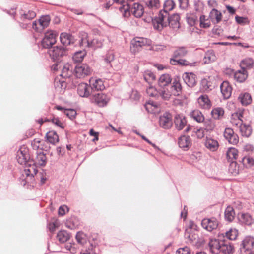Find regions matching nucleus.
<instances>
[{"instance_id": "20e7f679", "label": "nucleus", "mask_w": 254, "mask_h": 254, "mask_svg": "<svg viewBox=\"0 0 254 254\" xmlns=\"http://www.w3.org/2000/svg\"><path fill=\"white\" fill-rule=\"evenodd\" d=\"M185 237L187 239L189 243L196 247L201 246L204 243L203 237H199L197 233L194 230H187Z\"/></svg>"}, {"instance_id": "5701e85b", "label": "nucleus", "mask_w": 254, "mask_h": 254, "mask_svg": "<svg viewBox=\"0 0 254 254\" xmlns=\"http://www.w3.org/2000/svg\"><path fill=\"white\" fill-rule=\"evenodd\" d=\"M183 78L185 83L190 87H193L196 83V76L192 73H185Z\"/></svg>"}, {"instance_id": "bb28decb", "label": "nucleus", "mask_w": 254, "mask_h": 254, "mask_svg": "<svg viewBox=\"0 0 254 254\" xmlns=\"http://www.w3.org/2000/svg\"><path fill=\"white\" fill-rule=\"evenodd\" d=\"M217 59L214 50L211 49L207 51L203 59V64H208L214 62Z\"/></svg>"}, {"instance_id": "f257e3e1", "label": "nucleus", "mask_w": 254, "mask_h": 254, "mask_svg": "<svg viewBox=\"0 0 254 254\" xmlns=\"http://www.w3.org/2000/svg\"><path fill=\"white\" fill-rule=\"evenodd\" d=\"M172 81V77L169 74H162L158 80L161 94L165 100H169L172 95L178 96L181 92L182 86L179 80L175 79L171 83Z\"/></svg>"}, {"instance_id": "bf43d9fd", "label": "nucleus", "mask_w": 254, "mask_h": 254, "mask_svg": "<svg viewBox=\"0 0 254 254\" xmlns=\"http://www.w3.org/2000/svg\"><path fill=\"white\" fill-rule=\"evenodd\" d=\"M186 19L188 24L190 26H194L197 21V17L194 14H187Z\"/></svg>"}, {"instance_id": "69168bd1", "label": "nucleus", "mask_w": 254, "mask_h": 254, "mask_svg": "<svg viewBox=\"0 0 254 254\" xmlns=\"http://www.w3.org/2000/svg\"><path fill=\"white\" fill-rule=\"evenodd\" d=\"M231 162L229 168V172L232 174H238L239 172V167L237 166L236 162L234 161H229Z\"/></svg>"}, {"instance_id": "4d7b16f0", "label": "nucleus", "mask_w": 254, "mask_h": 254, "mask_svg": "<svg viewBox=\"0 0 254 254\" xmlns=\"http://www.w3.org/2000/svg\"><path fill=\"white\" fill-rule=\"evenodd\" d=\"M226 237L230 240H234L236 239L238 235V230L236 229L231 228L228 231L225 232Z\"/></svg>"}, {"instance_id": "de8ad7c7", "label": "nucleus", "mask_w": 254, "mask_h": 254, "mask_svg": "<svg viewBox=\"0 0 254 254\" xmlns=\"http://www.w3.org/2000/svg\"><path fill=\"white\" fill-rule=\"evenodd\" d=\"M210 18L215 23H219L222 18V14L218 10L213 9L210 13Z\"/></svg>"}, {"instance_id": "58836bf2", "label": "nucleus", "mask_w": 254, "mask_h": 254, "mask_svg": "<svg viewBox=\"0 0 254 254\" xmlns=\"http://www.w3.org/2000/svg\"><path fill=\"white\" fill-rule=\"evenodd\" d=\"M73 69L72 65L66 64L64 65L60 75L64 78H69L72 74Z\"/></svg>"}, {"instance_id": "864d4df0", "label": "nucleus", "mask_w": 254, "mask_h": 254, "mask_svg": "<svg viewBox=\"0 0 254 254\" xmlns=\"http://www.w3.org/2000/svg\"><path fill=\"white\" fill-rule=\"evenodd\" d=\"M226 155L229 161H233L237 158L238 150L235 148H230L227 150Z\"/></svg>"}, {"instance_id": "2f4dec72", "label": "nucleus", "mask_w": 254, "mask_h": 254, "mask_svg": "<svg viewBox=\"0 0 254 254\" xmlns=\"http://www.w3.org/2000/svg\"><path fill=\"white\" fill-rule=\"evenodd\" d=\"M240 222L244 225L251 226L254 222V219L249 213H241L239 215Z\"/></svg>"}, {"instance_id": "6e6552de", "label": "nucleus", "mask_w": 254, "mask_h": 254, "mask_svg": "<svg viewBox=\"0 0 254 254\" xmlns=\"http://www.w3.org/2000/svg\"><path fill=\"white\" fill-rule=\"evenodd\" d=\"M50 21L51 18L49 15L42 16L38 21L33 22L32 28L36 31L41 32L44 29L49 26Z\"/></svg>"}, {"instance_id": "7c9ffc66", "label": "nucleus", "mask_w": 254, "mask_h": 254, "mask_svg": "<svg viewBox=\"0 0 254 254\" xmlns=\"http://www.w3.org/2000/svg\"><path fill=\"white\" fill-rule=\"evenodd\" d=\"M205 146L210 151H215L218 148L219 143L216 140L207 137L205 141Z\"/></svg>"}, {"instance_id": "49530a36", "label": "nucleus", "mask_w": 254, "mask_h": 254, "mask_svg": "<svg viewBox=\"0 0 254 254\" xmlns=\"http://www.w3.org/2000/svg\"><path fill=\"white\" fill-rule=\"evenodd\" d=\"M46 137L48 141L52 144H55L59 141V136L54 131H50L47 133Z\"/></svg>"}, {"instance_id": "c756f323", "label": "nucleus", "mask_w": 254, "mask_h": 254, "mask_svg": "<svg viewBox=\"0 0 254 254\" xmlns=\"http://www.w3.org/2000/svg\"><path fill=\"white\" fill-rule=\"evenodd\" d=\"M248 75L247 71L241 69L235 72L234 77L237 82L242 83L247 79Z\"/></svg>"}, {"instance_id": "aec40b11", "label": "nucleus", "mask_w": 254, "mask_h": 254, "mask_svg": "<svg viewBox=\"0 0 254 254\" xmlns=\"http://www.w3.org/2000/svg\"><path fill=\"white\" fill-rule=\"evenodd\" d=\"M178 143L180 148L187 150L191 145V138L189 136L182 135L179 137Z\"/></svg>"}, {"instance_id": "423d86ee", "label": "nucleus", "mask_w": 254, "mask_h": 254, "mask_svg": "<svg viewBox=\"0 0 254 254\" xmlns=\"http://www.w3.org/2000/svg\"><path fill=\"white\" fill-rule=\"evenodd\" d=\"M49 54L54 61H60L61 58L67 54V49L62 46H57L49 50Z\"/></svg>"}, {"instance_id": "e2e57ef3", "label": "nucleus", "mask_w": 254, "mask_h": 254, "mask_svg": "<svg viewBox=\"0 0 254 254\" xmlns=\"http://www.w3.org/2000/svg\"><path fill=\"white\" fill-rule=\"evenodd\" d=\"M48 121L51 122L52 124L62 129H64V127L63 122L57 117H54L52 118H50L48 119Z\"/></svg>"}, {"instance_id": "39448f33", "label": "nucleus", "mask_w": 254, "mask_h": 254, "mask_svg": "<svg viewBox=\"0 0 254 254\" xmlns=\"http://www.w3.org/2000/svg\"><path fill=\"white\" fill-rule=\"evenodd\" d=\"M151 40L143 37H136L131 42L130 51L132 53L138 52L142 47L146 45H150Z\"/></svg>"}, {"instance_id": "72a5a7b5", "label": "nucleus", "mask_w": 254, "mask_h": 254, "mask_svg": "<svg viewBox=\"0 0 254 254\" xmlns=\"http://www.w3.org/2000/svg\"><path fill=\"white\" fill-rule=\"evenodd\" d=\"M131 12L135 17L140 18L144 13L143 6L138 3H134L132 7Z\"/></svg>"}, {"instance_id": "3c124183", "label": "nucleus", "mask_w": 254, "mask_h": 254, "mask_svg": "<svg viewBox=\"0 0 254 254\" xmlns=\"http://www.w3.org/2000/svg\"><path fill=\"white\" fill-rule=\"evenodd\" d=\"M235 212L233 207L228 206L225 211V219L228 222H232L235 217Z\"/></svg>"}, {"instance_id": "09e8293b", "label": "nucleus", "mask_w": 254, "mask_h": 254, "mask_svg": "<svg viewBox=\"0 0 254 254\" xmlns=\"http://www.w3.org/2000/svg\"><path fill=\"white\" fill-rule=\"evenodd\" d=\"M187 53L188 51L185 47H179L174 51L173 57L177 59L185 56Z\"/></svg>"}, {"instance_id": "680f3d73", "label": "nucleus", "mask_w": 254, "mask_h": 254, "mask_svg": "<svg viewBox=\"0 0 254 254\" xmlns=\"http://www.w3.org/2000/svg\"><path fill=\"white\" fill-rule=\"evenodd\" d=\"M199 20L200 27L207 28L210 27V22L208 19H206V17L205 15H201L199 18Z\"/></svg>"}, {"instance_id": "a19ab883", "label": "nucleus", "mask_w": 254, "mask_h": 254, "mask_svg": "<svg viewBox=\"0 0 254 254\" xmlns=\"http://www.w3.org/2000/svg\"><path fill=\"white\" fill-rule=\"evenodd\" d=\"M239 101L244 106L249 105L252 102V97L248 93H242L238 97Z\"/></svg>"}, {"instance_id": "b1692460", "label": "nucleus", "mask_w": 254, "mask_h": 254, "mask_svg": "<svg viewBox=\"0 0 254 254\" xmlns=\"http://www.w3.org/2000/svg\"><path fill=\"white\" fill-rule=\"evenodd\" d=\"M221 92L224 99H228L231 95L232 87L228 81H223L220 85Z\"/></svg>"}, {"instance_id": "7ed1b4c3", "label": "nucleus", "mask_w": 254, "mask_h": 254, "mask_svg": "<svg viewBox=\"0 0 254 254\" xmlns=\"http://www.w3.org/2000/svg\"><path fill=\"white\" fill-rule=\"evenodd\" d=\"M58 33L55 31H47L44 35V37L41 42L42 48L49 49L56 42Z\"/></svg>"}, {"instance_id": "2eb2a0df", "label": "nucleus", "mask_w": 254, "mask_h": 254, "mask_svg": "<svg viewBox=\"0 0 254 254\" xmlns=\"http://www.w3.org/2000/svg\"><path fill=\"white\" fill-rule=\"evenodd\" d=\"M223 135L230 144L236 145L239 142L238 135L235 133L234 130L231 128H226Z\"/></svg>"}, {"instance_id": "4c0bfd02", "label": "nucleus", "mask_w": 254, "mask_h": 254, "mask_svg": "<svg viewBox=\"0 0 254 254\" xmlns=\"http://www.w3.org/2000/svg\"><path fill=\"white\" fill-rule=\"evenodd\" d=\"M174 123L176 128L180 130L182 129L187 124L186 119L180 115H177L174 119Z\"/></svg>"}, {"instance_id": "c85d7f7f", "label": "nucleus", "mask_w": 254, "mask_h": 254, "mask_svg": "<svg viewBox=\"0 0 254 254\" xmlns=\"http://www.w3.org/2000/svg\"><path fill=\"white\" fill-rule=\"evenodd\" d=\"M190 130H192V133L191 134L192 136H196L198 138H202L204 136L205 129L203 128H195L189 126L186 129L185 131L187 132Z\"/></svg>"}, {"instance_id": "13d9d810", "label": "nucleus", "mask_w": 254, "mask_h": 254, "mask_svg": "<svg viewBox=\"0 0 254 254\" xmlns=\"http://www.w3.org/2000/svg\"><path fill=\"white\" fill-rule=\"evenodd\" d=\"M146 5L150 9H156L160 6L159 0H147L145 1Z\"/></svg>"}, {"instance_id": "6ab92c4d", "label": "nucleus", "mask_w": 254, "mask_h": 254, "mask_svg": "<svg viewBox=\"0 0 254 254\" xmlns=\"http://www.w3.org/2000/svg\"><path fill=\"white\" fill-rule=\"evenodd\" d=\"M243 111L241 110L232 114L230 120L231 124L233 126L239 128L243 124Z\"/></svg>"}, {"instance_id": "603ef678", "label": "nucleus", "mask_w": 254, "mask_h": 254, "mask_svg": "<svg viewBox=\"0 0 254 254\" xmlns=\"http://www.w3.org/2000/svg\"><path fill=\"white\" fill-rule=\"evenodd\" d=\"M86 55V53L84 50L77 51L73 55L72 57L73 60L75 63L81 62Z\"/></svg>"}, {"instance_id": "052dcab7", "label": "nucleus", "mask_w": 254, "mask_h": 254, "mask_svg": "<svg viewBox=\"0 0 254 254\" xmlns=\"http://www.w3.org/2000/svg\"><path fill=\"white\" fill-rule=\"evenodd\" d=\"M114 58L115 56L112 51H109L106 54L104 59V61L106 63L108 64V66L110 67L112 66L110 63L114 60Z\"/></svg>"}, {"instance_id": "9d476101", "label": "nucleus", "mask_w": 254, "mask_h": 254, "mask_svg": "<svg viewBox=\"0 0 254 254\" xmlns=\"http://www.w3.org/2000/svg\"><path fill=\"white\" fill-rule=\"evenodd\" d=\"M91 72V68L86 64H79L74 68V75L78 78H84L89 75Z\"/></svg>"}, {"instance_id": "c03bdc74", "label": "nucleus", "mask_w": 254, "mask_h": 254, "mask_svg": "<svg viewBox=\"0 0 254 254\" xmlns=\"http://www.w3.org/2000/svg\"><path fill=\"white\" fill-rule=\"evenodd\" d=\"M34 162L39 166H45L47 163V158L45 154L43 152H37V156Z\"/></svg>"}, {"instance_id": "0e129e2a", "label": "nucleus", "mask_w": 254, "mask_h": 254, "mask_svg": "<svg viewBox=\"0 0 254 254\" xmlns=\"http://www.w3.org/2000/svg\"><path fill=\"white\" fill-rule=\"evenodd\" d=\"M64 114L68 117L70 120H73L75 118L76 111L72 109H65L64 110Z\"/></svg>"}, {"instance_id": "37998d69", "label": "nucleus", "mask_w": 254, "mask_h": 254, "mask_svg": "<svg viewBox=\"0 0 254 254\" xmlns=\"http://www.w3.org/2000/svg\"><path fill=\"white\" fill-rule=\"evenodd\" d=\"M76 239L78 243L82 246L85 245H89L91 246L90 243L87 242V236L83 232H77L76 235Z\"/></svg>"}, {"instance_id": "5fc2aeb1", "label": "nucleus", "mask_w": 254, "mask_h": 254, "mask_svg": "<svg viewBox=\"0 0 254 254\" xmlns=\"http://www.w3.org/2000/svg\"><path fill=\"white\" fill-rule=\"evenodd\" d=\"M119 10L125 18H128L130 15V6L127 4L121 6Z\"/></svg>"}, {"instance_id": "0eeeda50", "label": "nucleus", "mask_w": 254, "mask_h": 254, "mask_svg": "<svg viewBox=\"0 0 254 254\" xmlns=\"http://www.w3.org/2000/svg\"><path fill=\"white\" fill-rule=\"evenodd\" d=\"M16 159L19 164L26 165L31 160L29 153V150L25 146H21L17 151Z\"/></svg>"}, {"instance_id": "8fccbe9b", "label": "nucleus", "mask_w": 254, "mask_h": 254, "mask_svg": "<svg viewBox=\"0 0 254 254\" xmlns=\"http://www.w3.org/2000/svg\"><path fill=\"white\" fill-rule=\"evenodd\" d=\"M211 114L214 119H220L223 116L224 111L221 107H217L211 111Z\"/></svg>"}, {"instance_id": "f03ea898", "label": "nucleus", "mask_w": 254, "mask_h": 254, "mask_svg": "<svg viewBox=\"0 0 254 254\" xmlns=\"http://www.w3.org/2000/svg\"><path fill=\"white\" fill-rule=\"evenodd\" d=\"M80 45L84 47H91L94 49L101 48L103 46V41L101 39L89 38L88 34L85 32L80 33Z\"/></svg>"}, {"instance_id": "ea45409f", "label": "nucleus", "mask_w": 254, "mask_h": 254, "mask_svg": "<svg viewBox=\"0 0 254 254\" xmlns=\"http://www.w3.org/2000/svg\"><path fill=\"white\" fill-rule=\"evenodd\" d=\"M254 61L250 58H246L243 60L240 63V66L242 69L247 71L253 67Z\"/></svg>"}, {"instance_id": "e433bc0d", "label": "nucleus", "mask_w": 254, "mask_h": 254, "mask_svg": "<svg viewBox=\"0 0 254 254\" xmlns=\"http://www.w3.org/2000/svg\"><path fill=\"white\" fill-rule=\"evenodd\" d=\"M70 234L65 230H61L57 233V239L61 243L67 242L70 238Z\"/></svg>"}, {"instance_id": "774afa93", "label": "nucleus", "mask_w": 254, "mask_h": 254, "mask_svg": "<svg viewBox=\"0 0 254 254\" xmlns=\"http://www.w3.org/2000/svg\"><path fill=\"white\" fill-rule=\"evenodd\" d=\"M65 226L70 229H74L77 226V224L74 222V218H71L66 220Z\"/></svg>"}, {"instance_id": "f3484780", "label": "nucleus", "mask_w": 254, "mask_h": 254, "mask_svg": "<svg viewBox=\"0 0 254 254\" xmlns=\"http://www.w3.org/2000/svg\"><path fill=\"white\" fill-rule=\"evenodd\" d=\"M218 225V221L215 218H205L201 221V225L203 228L210 232L216 229Z\"/></svg>"}, {"instance_id": "79ce46f5", "label": "nucleus", "mask_w": 254, "mask_h": 254, "mask_svg": "<svg viewBox=\"0 0 254 254\" xmlns=\"http://www.w3.org/2000/svg\"><path fill=\"white\" fill-rule=\"evenodd\" d=\"M60 38L62 44L65 46L70 45L73 40L72 36L67 33H61Z\"/></svg>"}, {"instance_id": "4be33fe9", "label": "nucleus", "mask_w": 254, "mask_h": 254, "mask_svg": "<svg viewBox=\"0 0 254 254\" xmlns=\"http://www.w3.org/2000/svg\"><path fill=\"white\" fill-rule=\"evenodd\" d=\"M180 16L178 14H174L171 16L168 14L166 20L168 22V25L172 28H179L180 27Z\"/></svg>"}, {"instance_id": "338daca9", "label": "nucleus", "mask_w": 254, "mask_h": 254, "mask_svg": "<svg viewBox=\"0 0 254 254\" xmlns=\"http://www.w3.org/2000/svg\"><path fill=\"white\" fill-rule=\"evenodd\" d=\"M210 83L206 79H203L201 81L200 89L204 92L209 91L210 89Z\"/></svg>"}, {"instance_id": "f704fd0d", "label": "nucleus", "mask_w": 254, "mask_h": 254, "mask_svg": "<svg viewBox=\"0 0 254 254\" xmlns=\"http://www.w3.org/2000/svg\"><path fill=\"white\" fill-rule=\"evenodd\" d=\"M239 128V132L243 137H249L252 132V129L249 124H243Z\"/></svg>"}, {"instance_id": "9b49d317", "label": "nucleus", "mask_w": 254, "mask_h": 254, "mask_svg": "<svg viewBox=\"0 0 254 254\" xmlns=\"http://www.w3.org/2000/svg\"><path fill=\"white\" fill-rule=\"evenodd\" d=\"M36 16V13L33 11L29 10L21 14L20 21L19 22V26L23 29H28L31 26L29 22Z\"/></svg>"}, {"instance_id": "393cba45", "label": "nucleus", "mask_w": 254, "mask_h": 254, "mask_svg": "<svg viewBox=\"0 0 254 254\" xmlns=\"http://www.w3.org/2000/svg\"><path fill=\"white\" fill-rule=\"evenodd\" d=\"M199 106L202 109H209L211 107V103L207 95H202L197 99Z\"/></svg>"}, {"instance_id": "412c9836", "label": "nucleus", "mask_w": 254, "mask_h": 254, "mask_svg": "<svg viewBox=\"0 0 254 254\" xmlns=\"http://www.w3.org/2000/svg\"><path fill=\"white\" fill-rule=\"evenodd\" d=\"M90 88L87 83H81L77 87V93L81 97H88L91 94Z\"/></svg>"}, {"instance_id": "1a4fd4ad", "label": "nucleus", "mask_w": 254, "mask_h": 254, "mask_svg": "<svg viewBox=\"0 0 254 254\" xmlns=\"http://www.w3.org/2000/svg\"><path fill=\"white\" fill-rule=\"evenodd\" d=\"M254 245V238L251 236H247L245 238L242 242L240 248L241 254H254L252 253V250Z\"/></svg>"}, {"instance_id": "dca6fc26", "label": "nucleus", "mask_w": 254, "mask_h": 254, "mask_svg": "<svg viewBox=\"0 0 254 254\" xmlns=\"http://www.w3.org/2000/svg\"><path fill=\"white\" fill-rule=\"evenodd\" d=\"M172 117L171 114L166 112L159 117V125L164 129H169L172 125Z\"/></svg>"}, {"instance_id": "a211bd4d", "label": "nucleus", "mask_w": 254, "mask_h": 254, "mask_svg": "<svg viewBox=\"0 0 254 254\" xmlns=\"http://www.w3.org/2000/svg\"><path fill=\"white\" fill-rule=\"evenodd\" d=\"M89 85L93 91H102L105 88L102 79L97 77H92L89 80Z\"/></svg>"}, {"instance_id": "a878e982", "label": "nucleus", "mask_w": 254, "mask_h": 254, "mask_svg": "<svg viewBox=\"0 0 254 254\" xmlns=\"http://www.w3.org/2000/svg\"><path fill=\"white\" fill-rule=\"evenodd\" d=\"M233 246L229 241L225 239V238H223L222 242H221L220 252H222L224 254H231L233 253Z\"/></svg>"}, {"instance_id": "6e6d98bb", "label": "nucleus", "mask_w": 254, "mask_h": 254, "mask_svg": "<svg viewBox=\"0 0 254 254\" xmlns=\"http://www.w3.org/2000/svg\"><path fill=\"white\" fill-rule=\"evenodd\" d=\"M144 79L148 84H150L155 80V76L154 73L149 70H147L143 74Z\"/></svg>"}, {"instance_id": "c9c22d12", "label": "nucleus", "mask_w": 254, "mask_h": 254, "mask_svg": "<svg viewBox=\"0 0 254 254\" xmlns=\"http://www.w3.org/2000/svg\"><path fill=\"white\" fill-rule=\"evenodd\" d=\"M175 5V2L173 0H166L164 3L163 10L160 11V13H162L166 17L168 16V12L172 10Z\"/></svg>"}, {"instance_id": "cd10ccee", "label": "nucleus", "mask_w": 254, "mask_h": 254, "mask_svg": "<svg viewBox=\"0 0 254 254\" xmlns=\"http://www.w3.org/2000/svg\"><path fill=\"white\" fill-rule=\"evenodd\" d=\"M34 161L31 160L29 163L25 165L26 167H28L24 169L27 177H33L34 175L37 173L38 170L36 167L34 165Z\"/></svg>"}, {"instance_id": "ddd939ff", "label": "nucleus", "mask_w": 254, "mask_h": 254, "mask_svg": "<svg viewBox=\"0 0 254 254\" xmlns=\"http://www.w3.org/2000/svg\"><path fill=\"white\" fill-rule=\"evenodd\" d=\"M167 18V16L166 17L162 13L159 12L158 16L151 20L154 28L161 31L164 27H166L168 25V22L166 20Z\"/></svg>"}, {"instance_id": "473e14b6", "label": "nucleus", "mask_w": 254, "mask_h": 254, "mask_svg": "<svg viewBox=\"0 0 254 254\" xmlns=\"http://www.w3.org/2000/svg\"><path fill=\"white\" fill-rule=\"evenodd\" d=\"M146 93L148 96L158 99L161 97L164 100V97L161 94V89L159 88L157 90L155 87L149 86L146 88Z\"/></svg>"}, {"instance_id": "4468645a", "label": "nucleus", "mask_w": 254, "mask_h": 254, "mask_svg": "<svg viewBox=\"0 0 254 254\" xmlns=\"http://www.w3.org/2000/svg\"><path fill=\"white\" fill-rule=\"evenodd\" d=\"M92 101L100 107L106 106L110 100L109 97L105 94L100 93L95 94L92 97Z\"/></svg>"}, {"instance_id": "f8f14e48", "label": "nucleus", "mask_w": 254, "mask_h": 254, "mask_svg": "<svg viewBox=\"0 0 254 254\" xmlns=\"http://www.w3.org/2000/svg\"><path fill=\"white\" fill-rule=\"evenodd\" d=\"M223 238H224V234H221L218 235L217 239L213 238L210 239L208 246L210 251L212 253L218 254L220 253L221 242Z\"/></svg>"}, {"instance_id": "a18cd8bd", "label": "nucleus", "mask_w": 254, "mask_h": 254, "mask_svg": "<svg viewBox=\"0 0 254 254\" xmlns=\"http://www.w3.org/2000/svg\"><path fill=\"white\" fill-rule=\"evenodd\" d=\"M190 116L198 123H202L204 121V116L198 110L192 111L190 113Z\"/></svg>"}]
</instances>
